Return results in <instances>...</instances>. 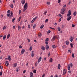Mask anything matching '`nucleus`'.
<instances>
[{
    "label": "nucleus",
    "mask_w": 77,
    "mask_h": 77,
    "mask_svg": "<svg viewBox=\"0 0 77 77\" xmlns=\"http://www.w3.org/2000/svg\"><path fill=\"white\" fill-rule=\"evenodd\" d=\"M27 3L26 2L24 6V9L23 10V11L24 12V11H26V9H27Z\"/></svg>",
    "instance_id": "obj_1"
},
{
    "label": "nucleus",
    "mask_w": 77,
    "mask_h": 77,
    "mask_svg": "<svg viewBox=\"0 0 77 77\" xmlns=\"http://www.w3.org/2000/svg\"><path fill=\"white\" fill-rule=\"evenodd\" d=\"M11 14H7V16L8 17H10V18H11V17H13V16H14V15H13V13H12V11L11 12Z\"/></svg>",
    "instance_id": "obj_2"
},
{
    "label": "nucleus",
    "mask_w": 77,
    "mask_h": 77,
    "mask_svg": "<svg viewBox=\"0 0 77 77\" xmlns=\"http://www.w3.org/2000/svg\"><path fill=\"white\" fill-rule=\"evenodd\" d=\"M65 8H63L61 9V11L60 12L61 14L63 15L65 14Z\"/></svg>",
    "instance_id": "obj_3"
},
{
    "label": "nucleus",
    "mask_w": 77,
    "mask_h": 77,
    "mask_svg": "<svg viewBox=\"0 0 77 77\" xmlns=\"http://www.w3.org/2000/svg\"><path fill=\"white\" fill-rule=\"evenodd\" d=\"M45 44H46V50H48V48H49V46H48V42H46Z\"/></svg>",
    "instance_id": "obj_4"
},
{
    "label": "nucleus",
    "mask_w": 77,
    "mask_h": 77,
    "mask_svg": "<svg viewBox=\"0 0 77 77\" xmlns=\"http://www.w3.org/2000/svg\"><path fill=\"white\" fill-rule=\"evenodd\" d=\"M71 15V10H69L68 11V13L67 14V17H69V16Z\"/></svg>",
    "instance_id": "obj_5"
},
{
    "label": "nucleus",
    "mask_w": 77,
    "mask_h": 77,
    "mask_svg": "<svg viewBox=\"0 0 77 77\" xmlns=\"http://www.w3.org/2000/svg\"><path fill=\"white\" fill-rule=\"evenodd\" d=\"M56 38H57L56 36H54L51 39V41L52 42H53V41H54V40L56 39Z\"/></svg>",
    "instance_id": "obj_6"
},
{
    "label": "nucleus",
    "mask_w": 77,
    "mask_h": 77,
    "mask_svg": "<svg viewBox=\"0 0 77 77\" xmlns=\"http://www.w3.org/2000/svg\"><path fill=\"white\" fill-rule=\"evenodd\" d=\"M66 69H65L63 70V75H65V74H66Z\"/></svg>",
    "instance_id": "obj_7"
},
{
    "label": "nucleus",
    "mask_w": 77,
    "mask_h": 77,
    "mask_svg": "<svg viewBox=\"0 0 77 77\" xmlns=\"http://www.w3.org/2000/svg\"><path fill=\"white\" fill-rule=\"evenodd\" d=\"M36 18H37V17H36L34 18L32 20L31 23H33V22H34V21H35V20Z\"/></svg>",
    "instance_id": "obj_8"
},
{
    "label": "nucleus",
    "mask_w": 77,
    "mask_h": 77,
    "mask_svg": "<svg viewBox=\"0 0 77 77\" xmlns=\"http://www.w3.org/2000/svg\"><path fill=\"white\" fill-rule=\"evenodd\" d=\"M25 51H26V50L25 49H22L21 52V54H24V53L25 52Z\"/></svg>",
    "instance_id": "obj_9"
},
{
    "label": "nucleus",
    "mask_w": 77,
    "mask_h": 77,
    "mask_svg": "<svg viewBox=\"0 0 77 77\" xmlns=\"http://www.w3.org/2000/svg\"><path fill=\"white\" fill-rule=\"evenodd\" d=\"M41 59H42V57H40L38 59V63H39L41 61Z\"/></svg>",
    "instance_id": "obj_10"
},
{
    "label": "nucleus",
    "mask_w": 77,
    "mask_h": 77,
    "mask_svg": "<svg viewBox=\"0 0 77 77\" xmlns=\"http://www.w3.org/2000/svg\"><path fill=\"white\" fill-rule=\"evenodd\" d=\"M30 77H33V72H31L30 73Z\"/></svg>",
    "instance_id": "obj_11"
},
{
    "label": "nucleus",
    "mask_w": 77,
    "mask_h": 77,
    "mask_svg": "<svg viewBox=\"0 0 77 77\" xmlns=\"http://www.w3.org/2000/svg\"><path fill=\"white\" fill-rule=\"evenodd\" d=\"M38 36L39 38H41L42 36V34L41 33H39L38 34Z\"/></svg>",
    "instance_id": "obj_12"
},
{
    "label": "nucleus",
    "mask_w": 77,
    "mask_h": 77,
    "mask_svg": "<svg viewBox=\"0 0 77 77\" xmlns=\"http://www.w3.org/2000/svg\"><path fill=\"white\" fill-rule=\"evenodd\" d=\"M8 57V60H9V61H11V56H9Z\"/></svg>",
    "instance_id": "obj_13"
},
{
    "label": "nucleus",
    "mask_w": 77,
    "mask_h": 77,
    "mask_svg": "<svg viewBox=\"0 0 77 77\" xmlns=\"http://www.w3.org/2000/svg\"><path fill=\"white\" fill-rule=\"evenodd\" d=\"M9 63L8 62V61H7L5 63V65L7 66H8L9 65Z\"/></svg>",
    "instance_id": "obj_14"
},
{
    "label": "nucleus",
    "mask_w": 77,
    "mask_h": 77,
    "mask_svg": "<svg viewBox=\"0 0 77 77\" xmlns=\"http://www.w3.org/2000/svg\"><path fill=\"white\" fill-rule=\"evenodd\" d=\"M33 52H34L33 51H32L31 56L32 57H33V56H34Z\"/></svg>",
    "instance_id": "obj_15"
},
{
    "label": "nucleus",
    "mask_w": 77,
    "mask_h": 77,
    "mask_svg": "<svg viewBox=\"0 0 77 77\" xmlns=\"http://www.w3.org/2000/svg\"><path fill=\"white\" fill-rule=\"evenodd\" d=\"M21 3L23 5L24 4V3H25V0H22Z\"/></svg>",
    "instance_id": "obj_16"
},
{
    "label": "nucleus",
    "mask_w": 77,
    "mask_h": 77,
    "mask_svg": "<svg viewBox=\"0 0 77 77\" xmlns=\"http://www.w3.org/2000/svg\"><path fill=\"white\" fill-rule=\"evenodd\" d=\"M17 66V63H15V64H14L13 66V67H14V68H15V67H16Z\"/></svg>",
    "instance_id": "obj_17"
},
{
    "label": "nucleus",
    "mask_w": 77,
    "mask_h": 77,
    "mask_svg": "<svg viewBox=\"0 0 77 77\" xmlns=\"http://www.w3.org/2000/svg\"><path fill=\"white\" fill-rule=\"evenodd\" d=\"M71 18H72L71 16H69L67 19V21H69V20H70L71 19Z\"/></svg>",
    "instance_id": "obj_18"
},
{
    "label": "nucleus",
    "mask_w": 77,
    "mask_h": 77,
    "mask_svg": "<svg viewBox=\"0 0 77 77\" xmlns=\"http://www.w3.org/2000/svg\"><path fill=\"white\" fill-rule=\"evenodd\" d=\"M57 67H58V69H60V67H61V66H60V64H58Z\"/></svg>",
    "instance_id": "obj_19"
},
{
    "label": "nucleus",
    "mask_w": 77,
    "mask_h": 77,
    "mask_svg": "<svg viewBox=\"0 0 77 77\" xmlns=\"http://www.w3.org/2000/svg\"><path fill=\"white\" fill-rule=\"evenodd\" d=\"M68 65H69L70 67V66L71 68H72V66H73V65L72 63H71L70 64H69Z\"/></svg>",
    "instance_id": "obj_20"
},
{
    "label": "nucleus",
    "mask_w": 77,
    "mask_h": 77,
    "mask_svg": "<svg viewBox=\"0 0 77 77\" xmlns=\"http://www.w3.org/2000/svg\"><path fill=\"white\" fill-rule=\"evenodd\" d=\"M66 45H68L69 44V41H68V40L66 41Z\"/></svg>",
    "instance_id": "obj_21"
},
{
    "label": "nucleus",
    "mask_w": 77,
    "mask_h": 77,
    "mask_svg": "<svg viewBox=\"0 0 77 77\" xmlns=\"http://www.w3.org/2000/svg\"><path fill=\"white\" fill-rule=\"evenodd\" d=\"M73 41V38H72V37H71L70 38V41L71 42H72Z\"/></svg>",
    "instance_id": "obj_22"
},
{
    "label": "nucleus",
    "mask_w": 77,
    "mask_h": 77,
    "mask_svg": "<svg viewBox=\"0 0 77 77\" xmlns=\"http://www.w3.org/2000/svg\"><path fill=\"white\" fill-rule=\"evenodd\" d=\"M9 37H10V34H8L7 36V39H9Z\"/></svg>",
    "instance_id": "obj_23"
},
{
    "label": "nucleus",
    "mask_w": 77,
    "mask_h": 77,
    "mask_svg": "<svg viewBox=\"0 0 77 77\" xmlns=\"http://www.w3.org/2000/svg\"><path fill=\"white\" fill-rule=\"evenodd\" d=\"M76 15H77V12H75L73 13L74 16H76Z\"/></svg>",
    "instance_id": "obj_24"
},
{
    "label": "nucleus",
    "mask_w": 77,
    "mask_h": 77,
    "mask_svg": "<svg viewBox=\"0 0 77 77\" xmlns=\"http://www.w3.org/2000/svg\"><path fill=\"white\" fill-rule=\"evenodd\" d=\"M21 19V17H19V19L18 20V21L19 22L20 21V20Z\"/></svg>",
    "instance_id": "obj_25"
},
{
    "label": "nucleus",
    "mask_w": 77,
    "mask_h": 77,
    "mask_svg": "<svg viewBox=\"0 0 77 77\" xmlns=\"http://www.w3.org/2000/svg\"><path fill=\"white\" fill-rule=\"evenodd\" d=\"M6 35H5L3 37V40H5L6 39Z\"/></svg>",
    "instance_id": "obj_26"
},
{
    "label": "nucleus",
    "mask_w": 77,
    "mask_h": 77,
    "mask_svg": "<svg viewBox=\"0 0 77 77\" xmlns=\"http://www.w3.org/2000/svg\"><path fill=\"white\" fill-rule=\"evenodd\" d=\"M42 50L43 51L44 50H45V47H44L43 46L42 47Z\"/></svg>",
    "instance_id": "obj_27"
},
{
    "label": "nucleus",
    "mask_w": 77,
    "mask_h": 77,
    "mask_svg": "<svg viewBox=\"0 0 77 77\" xmlns=\"http://www.w3.org/2000/svg\"><path fill=\"white\" fill-rule=\"evenodd\" d=\"M70 45L71 48H72L73 47V44H72V43H71L70 44Z\"/></svg>",
    "instance_id": "obj_28"
},
{
    "label": "nucleus",
    "mask_w": 77,
    "mask_h": 77,
    "mask_svg": "<svg viewBox=\"0 0 77 77\" xmlns=\"http://www.w3.org/2000/svg\"><path fill=\"white\" fill-rule=\"evenodd\" d=\"M18 30H21V27L20 26H18Z\"/></svg>",
    "instance_id": "obj_29"
},
{
    "label": "nucleus",
    "mask_w": 77,
    "mask_h": 77,
    "mask_svg": "<svg viewBox=\"0 0 77 77\" xmlns=\"http://www.w3.org/2000/svg\"><path fill=\"white\" fill-rule=\"evenodd\" d=\"M44 25H42L40 26V29H43V27H44Z\"/></svg>",
    "instance_id": "obj_30"
},
{
    "label": "nucleus",
    "mask_w": 77,
    "mask_h": 77,
    "mask_svg": "<svg viewBox=\"0 0 77 77\" xmlns=\"http://www.w3.org/2000/svg\"><path fill=\"white\" fill-rule=\"evenodd\" d=\"M68 70H70V66L68 65Z\"/></svg>",
    "instance_id": "obj_31"
},
{
    "label": "nucleus",
    "mask_w": 77,
    "mask_h": 77,
    "mask_svg": "<svg viewBox=\"0 0 77 77\" xmlns=\"http://www.w3.org/2000/svg\"><path fill=\"white\" fill-rule=\"evenodd\" d=\"M35 27H36V24H35L33 26V28H32L33 29H35Z\"/></svg>",
    "instance_id": "obj_32"
},
{
    "label": "nucleus",
    "mask_w": 77,
    "mask_h": 77,
    "mask_svg": "<svg viewBox=\"0 0 77 77\" xmlns=\"http://www.w3.org/2000/svg\"><path fill=\"white\" fill-rule=\"evenodd\" d=\"M49 61L50 62H52V61H53V59H52V58H50V59Z\"/></svg>",
    "instance_id": "obj_33"
},
{
    "label": "nucleus",
    "mask_w": 77,
    "mask_h": 77,
    "mask_svg": "<svg viewBox=\"0 0 77 77\" xmlns=\"http://www.w3.org/2000/svg\"><path fill=\"white\" fill-rule=\"evenodd\" d=\"M52 48H56V46L55 45H53L52 46Z\"/></svg>",
    "instance_id": "obj_34"
},
{
    "label": "nucleus",
    "mask_w": 77,
    "mask_h": 77,
    "mask_svg": "<svg viewBox=\"0 0 77 77\" xmlns=\"http://www.w3.org/2000/svg\"><path fill=\"white\" fill-rule=\"evenodd\" d=\"M14 21H15V18H13L12 20V21L13 23H14Z\"/></svg>",
    "instance_id": "obj_35"
},
{
    "label": "nucleus",
    "mask_w": 77,
    "mask_h": 77,
    "mask_svg": "<svg viewBox=\"0 0 77 77\" xmlns=\"http://www.w3.org/2000/svg\"><path fill=\"white\" fill-rule=\"evenodd\" d=\"M33 73H34V74H36V70H34Z\"/></svg>",
    "instance_id": "obj_36"
},
{
    "label": "nucleus",
    "mask_w": 77,
    "mask_h": 77,
    "mask_svg": "<svg viewBox=\"0 0 77 77\" xmlns=\"http://www.w3.org/2000/svg\"><path fill=\"white\" fill-rule=\"evenodd\" d=\"M72 56L73 57V58H74L75 57H74V54L73 53H72Z\"/></svg>",
    "instance_id": "obj_37"
},
{
    "label": "nucleus",
    "mask_w": 77,
    "mask_h": 77,
    "mask_svg": "<svg viewBox=\"0 0 77 77\" xmlns=\"http://www.w3.org/2000/svg\"><path fill=\"white\" fill-rule=\"evenodd\" d=\"M48 40H49V39L48 38H46L45 40L46 42H47Z\"/></svg>",
    "instance_id": "obj_38"
},
{
    "label": "nucleus",
    "mask_w": 77,
    "mask_h": 77,
    "mask_svg": "<svg viewBox=\"0 0 77 77\" xmlns=\"http://www.w3.org/2000/svg\"><path fill=\"white\" fill-rule=\"evenodd\" d=\"M28 29H30V25H28Z\"/></svg>",
    "instance_id": "obj_39"
},
{
    "label": "nucleus",
    "mask_w": 77,
    "mask_h": 77,
    "mask_svg": "<svg viewBox=\"0 0 77 77\" xmlns=\"http://www.w3.org/2000/svg\"><path fill=\"white\" fill-rule=\"evenodd\" d=\"M58 30V31H60V27H58L57 29Z\"/></svg>",
    "instance_id": "obj_40"
},
{
    "label": "nucleus",
    "mask_w": 77,
    "mask_h": 77,
    "mask_svg": "<svg viewBox=\"0 0 77 77\" xmlns=\"http://www.w3.org/2000/svg\"><path fill=\"white\" fill-rule=\"evenodd\" d=\"M6 27L4 26V27H3V30H5V29H6Z\"/></svg>",
    "instance_id": "obj_41"
},
{
    "label": "nucleus",
    "mask_w": 77,
    "mask_h": 77,
    "mask_svg": "<svg viewBox=\"0 0 77 77\" xmlns=\"http://www.w3.org/2000/svg\"><path fill=\"white\" fill-rule=\"evenodd\" d=\"M32 50V47H30L29 49V50L30 51H31Z\"/></svg>",
    "instance_id": "obj_42"
},
{
    "label": "nucleus",
    "mask_w": 77,
    "mask_h": 77,
    "mask_svg": "<svg viewBox=\"0 0 77 77\" xmlns=\"http://www.w3.org/2000/svg\"><path fill=\"white\" fill-rule=\"evenodd\" d=\"M18 69H19V67H18L17 68V70L16 71L17 72H18L19 71V70Z\"/></svg>",
    "instance_id": "obj_43"
},
{
    "label": "nucleus",
    "mask_w": 77,
    "mask_h": 77,
    "mask_svg": "<svg viewBox=\"0 0 77 77\" xmlns=\"http://www.w3.org/2000/svg\"><path fill=\"white\" fill-rule=\"evenodd\" d=\"M0 75H2V71L0 72Z\"/></svg>",
    "instance_id": "obj_44"
},
{
    "label": "nucleus",
    "mask_w": 77,
    "mask_h": 77,
    "mask_svg": "<svg viewBox=\"0 0 77 77\" xmlns=\"http://www.w3.org/2000/svg\"><path fill=\"white\" fill-rule=\"evenodd\" d=\"M47 11H45V13H44V14L46 15V14H47Z\"/></svg>",
    "instance_id": "obj_45"
},
{
    "label": "nucleus",
    "mask_w": 77,
    "mask_h": 77,
    "mask_svg": "<svg viewBox=\"0 0 77 77\" xmlns=\"http://www.w3.org/2000/svg\"><path fill=\"white\" fill-rule=\"evenodd\" d=\"M19 14H21V10H19Z\"/></svg>",
    "instance_id": "obj_46"
},
{
    "label": "nucleus",
    "mask_w": 77,
    "mask_h": 77,
    "mask_svg": "<svg viewBox=\"0 0 77 77\" xmlns=\"http://www.w3.org/2000/svg\"><path fill=\"white\" fill-rule=\"evenodd\" d=\"M27 40H28V41L29 42H30V40L29 39V38H27Z\"/></svg>",
    "instance_id": "obj_47"
},
{
    "label": "nucleus",
    "mask_w": 77,
    "mask_h": 77,
    "mask_svg": "<svg viewBox=\"0 0 77 77\" xmlns=\"http://www.w3.org/2000/svg\"><path fill=\"white\" fill-rule=\"evenodd\" d=\"M47 5H50V2H48L47 3Z\"/></svg>",
    "instance_id": "obj_48"
},
{
    "label": "nucleus",
    "mask_w": 77,
    "mask_h": 77,
    "mask_svg": "<svg viewBox=\"0 0 77 77\" xmlns=\"http://www.w3.org/2000/svg\"><path fill=\"white\" fill-rule=\"evenodd\" d=\"M48 33H50L51 32V31L50 30H49L48 31Z\"/></svg>",
    "instance_id": "obj_49"
},
{
    "label": "nucleus",
    "mask_w": 77,
    "mask_h": 77,
    "mask_svg": "<svg viewBox=\"0 0 77 77\" xmlns=\"http://www.w3.org/2000/svg\"><path fill=\"white\" fill-rule=\"evenodd\" d=\"M66 5H64L63 6V8H65V7H66Z\"/></svg>",
    "instance_id": "obj_50"
},
{
    "label": "nucleus",
    "mask_w": 77,
    "mask_h": 77,
    "mask_svg": "<svg viewBox=\"0 0 77 77\" xmlns=\"http://www.w3.org/2000/svg\"><path fill=\"white\" fill-rule=\"evenodd\" d=\"M11 12V11L10 10H8L7 11V13H10Z\"/></svg>",
    "instance_id": "obj_51"
},
{
    "label": "nucleus",
    "mask_w": 77,
    "mask_h": 77,
    "mask_svg": "<svg viewBox=\"0 0 77 77\" xmlns=\"http://www.w3.org/2000/svg\"><path fill=\"white\" fill-rule=\"evenodd\" d=\"M48 22V19H47L45 20V23L47 22Z\"/></svg>",
    "instance_id": "obj_52"
},
{
    "label": "nucleus",
    "mask_w": 77,
    "mask_h": 77,
    "mask_svg": "<svg viewBox=\"0 0 77 77\" xmlns=\"http://www.w3.org/2000/svg\"><path fill=\"white\" fill-rule=\"evenodd\" d=\"M35 66H37V65H38V63H35Z\"/></svg>",
    "instance_id": "obj_53"
},
{
    "label": "nucleus",
    "mask_w": 77,
    "mask_h": 77,
    "mask_svg": "<svg viewBox=\"0 0 77 77\" xmlns=\"http://www.w3.org/2000/svg\"><path fill=\"white\" fill-rule=\"evenodd\" d=\"M61 20H62V18H60L59 20V22H60V21H61Z\"/></svg>",
    "instance_id": "obj_54"
},
{
    "label": "nucleus",
    "mask_w": 77,
    "mask_h": 77,
    "mask_svg": "<svg viewBox=\"0 0 77 77\" xmlns=\"http://www.w3.org/2000/svg\"><path fill=\"white\" fill-rule=\"evenodd\" d=\"M13 29H15V26H13Z\"/></svg>",
    "instance_id": "obj_55"
},
{
    "label": "nucleus",
    "mask_w": 77,
    "mask_h": 77,
    "mask_svg": "<svg viewBox=\"0 0 77 77\" xmlns=\"http://www.w3.org/2000/svg\"><path fill=\"white\" fill-rule=\"evenodd\" d=\"M72 27H75V25H74V24H72Z\"/></svg>",
    "instance_id": "obj_56"
},
{
    "label": "nucleus",
    "mask_w": 77,
    "mask_h": 77,
    "mask_svg": "<svg viewBox=\"0 0 77 77\" xmlns=\"http://www.w3.org/2000/svg\"><path fill=\"white\" fill-rule=\"evenodd\" d=\"M71 4V1H69V2L68 3V4L69 5Z\"/></svg>",
    "instance_id": "obj_57"
},
{
    "label": "nucleus",
    "mask_w": 77,
    "mask_h": 77,
    "mask_svg": "<svg viewBox=\"0 0 77 77\" xmlns=\"http://www.w3.org/2000/svg\"><path fill=\"white\" fill-rule=\"evenodd\" d=\"M23 73H26V70H25L23 71Z\"/></svg>",
    "instance_id": "obj_58"
},
{
    "label": "nucleus",
    "mask_w": 77,
    "mask_h": 77,
    "mask_svg": "<svg viewBox=\"0 0 77 77\" xmlns=\"http://www.w3.org/2000/svg\"><path fill=\"white\" fill-rule=\"evenodd\" d=\"M60 0H58V3H60Z\"/></svg>",
    "instance_id": "obj_59"
},
{
    "label": "nucleus",
    "mask_w": 77,
    "mask_h": 77,
    "mask_svg": "<svg viewBox=\"0 0 77 77\" xmlns=\"http://www.w3.org/2000/svg\"><path fill=\"white\" fill-rule=\"evenodd\" d=\"M24 28H25V26H22V29H24Z\"/></svg>",
    "instance_id": "obj_60"
},
{
    "label": "nucleus",
    "mask_w": 77,
    "mask_h": 77,
    "mask_svg": "<svg viewBox=\"0 0 77 77\" xmlns=\"http://www.w3.org/2000/svg\"><path fill=\"white\" fill-rule=\"evenodd\" d=\"M68 51H69V52H70V53H71V52H72V51L71 50H68Z\"/></svg>",
    "instance_id": "obj_61"
},
{
    "label": "nucleus",
    "mask_w": 77,
    "mask_h": 77,
    "mask_svg": "<svg viewBox=\"0 0 77 77\" xmlns=\"http://www.w3.org/2000/svg\"><path fill=\"white\" fill-rule=\"evenodd\" d=\"M0 68L1 69H3V66H1Z\"/></svg>",
    "instance_id": "obj_62"
},
{
    "label": "nucleus",
    "mask_w": 77,
    "mask_h": 77,
    "mask_svg": "<svg viewBox=\"0 0 77 77\" xmlns=\"http://www.w3.org/2000/svg\"><path fill=\"white\" fill-rule=\"evenodd\" d=\"M45 77V74L43 75H42V77Z\"/></svg>",
    "instance_id": "obj_63"
},
{
    "label": "nucleus",
    "mask_w": 77,
    "mask_h": 77,
    "mask_svg": "<svg viewBox=\"0 0 77 77\" xmlns=\"http://www.w3.org/2000/svg\"><path fill=\"white\" fill-rule=\"evenodd\" d=\"M57 75H56L55 76V77H58Z\"/></svg>",
    "instance_id": "obj_64"
}]
</instances>
